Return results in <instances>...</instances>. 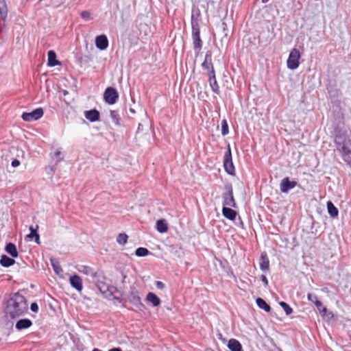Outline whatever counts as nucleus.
Masks as SVG:
<instances>
[{
  "label": "nucleus",
  "mask_w": 351,
  "mask_h": 351,
  "mask_svg": "<svg viewBox=\"0 0 351 351\" xmlns=\"http://www.w3.org/2000/svg\"><path fill=\"white\" fill-rule=\"evenodd\" d=\"M128 239V237L125 233H119L117 237V242L121 245H124L126 244Z\"/></svg>",
  "instance_id": "nucleus-32"
},
{
  "label": "nucleus",
  "mask_w": 351,
  "mask_h": 351,
  "mask_svg": "<svg viewBox=\"0 0 351 351\" xmlns=\"http://www.w3.org/2000/svg\"><path fill=\"white\" fill-rule=\"evenodd\" d=\"M119 98L117 90L112 87H108L104 93V99L106 104L112 105L115 104Z\"/></svg>",
  "instance_id": "nucleus-8"
},
{
  "label": "nucleus",
  "mask_w": 351,
  "mask_h": 351,
  "mask_svg": "<svg viewBox=\"0 0 351 351\" xmlns=\"http://www.w3.org/2000/svg\"><path fill=\"white\" fill-rule=\"evenodd\" d=\"M307 300L314 304L319 300L317 296L312 293L307 294Z\"/></svg>",
  "instance_id": "nucleus-38"
},
{
  "label": "nucleus",
  "mask_w": 351,
  "mask_h": 351,
  "mask_svg": "<svg viewBox=\"0 0 351 351\" xmlns=\"http://www.w3.org/2000/svg\"><path fill=\"white\" fill-rule=\"evenodd\" d=\"M223 167L227 173L229 175H234L235 168L232 162V154L230 145L223 156Z\"/></svg>",
  "instance_id": "nucleus-5"
},
{
  "label": "nucleus",
  "mask_w": 351,
  "mask_h": 351,
  "mask_svg": "<svg viewBox=\"0 0 351 351\" xmlns=\"http://www.w3.org/2000/svg\"><path fill=\"white\" fill-rule=\"evenodd\" d=\"M212 56L213 54L211 51H206L205 54L204 61L202 63V68L204 70L208 71V75H210L212 73V72L213 73H215L213 64L212 62Z\"/></svg>",
  "instance_id": "nucleus-10"
},
{
  "label": "nucleus",
  "mask_w": 351,
  "mask_h": 351,
  "mask_svg": "<svg viewBox=\"0 0 351 351\" xmlns=\"http://www.w3.org/2000/svg\"><path fill=\"white\" fill-rule=\"evenodd\" d=\"M261 280L263 282L265 286L268 285V280L265 275L261 276Z\"/></svg>",
  "instance_id": "nucleus-45"
},
{
  "label": "nucleus",
  "mask_w": 351,
  "mask_h": 351,
  "mask_svg": "<svg viewBox=\"0 0 351 351\" xmlns=\"http://www.w3.org/2000/svg\"><path fill=\"white\" fill-rule=\"evenodd\" d=\"M226 192L223 194V206L225 207H232L235 208L237 204L233 196V190L232 186L226 185Z\"/></svg>",
  "instance_id": "nucleus-6"
},
{
  "label": "nucleus",
  "mask_w": 351,
  "mask_h": 351,
  "mask_svg": "<svg viewBox=\"0 0 351 351\" xmlns=\"http://www.w3.org/2000/svg\"><path fill=\"white\" fill-rule=\"evenodd\" d=\"M69 282L71 286L77 291H81L83 289L82 280L77 275H73L70 277Z\"/></svg>",
  "instance_id": "nucleus-15"
},
{
  "label": "nucleus",
  "mask_w": 351,
  "mask_h": 351,
  "mask_svg": "<svg viewBox=\"0 0 351 351\" xmlns=\"http://www.w3.org/2000/svg\"><path fill=\"white\" fill-rule=\"evenodd\" d=\"M44 114L42 108H38L30 112H23L21 118L23 121L27 122H32L40 119Z\"/></svg>",
  "instance_id": "nucleus-7"
},
{
  "label": "nucleus",
  "mask_w": 351,
  "mask_h": 351,
  "mask_svg": "<svg viewBox=\"0 0 351 351\" xmlns=\"http://www.w3.org/2000/svg\"><path fill=\"white\" fill-rule=\"evenodd\" d=\"M32 325V322L29 319H21L15 325L16 328L18 330H22L29 328Z\"/></svg>",
  "instance_id": "nucleus-19"
},
{
  "label": "nucleus",
  "mask_w": 351,
  "mask_h": 351,
  "mask_svg": "<svg viewBox=\"0 0 351 351\" xmlns=\"http://www.w3.org/2000/svg\"><path fill=\"white\" fill-rule=\"evenodd\" d=\"M38 228V226H36V228H34L32 226H31L29 227V230H30V233L27 235V237L30 239H32L34 237V235H36L38 232H37V230Z\"/></svg>",
  "instance_id": "nucleus-37"
},
{
  "label": "nucleus",
  "mask_w": 351,
  "mask_h": 351,
  "mask_svg": "<svg viewBox=\"0 0 351 351\" xmlns=\"http://www.w3.org/2000/svg\"><path fill=\"white\" fill-rule=\"evenodd\" d=\"M231 208L223 206L222 214L226 219L233 221L235 219L237 213Z\"/></svg>",
  "instance_id": "nucleus-20"
},
{
  "label": "nucleus",
  "mask_w": 351,
  "mask_h": 351,
  "mask_svg": "<svg viewBox=\"0 0 351 351\" xmlns=\"http://www.w3.org/2000/svg\"><path fill=\"white\" fill-rule=\"evenodd\" d=\"M351 131L339 130L337 131L335 144L343 160L351 168Z\"/></svg>",
  "instance_id": "nucleus-2"
},
{
  "label": "nucleus",
  "mask_w": 351,
  "mask_h": 351,
  "mask_svg": "<svg viewBox=\"0 0 351 351\" xmlns=\"http://www.w3.org/2000/svg\"><path fill=\"white\" fill-rule=\"evenodd\" d=\"M109 351H122V350L119 348H114L110 349Z\"/></svg>",
  "instance_id": "nucleus-48"
},
{
  "label": "nucleus",
  "mask_w": 351,
  "mask_h": 351,
  "mask_svg": "<svg viewBox=\"0 0 351 351\" xmlns=\"http://www.w3.org/2000/svg\"><path fill=\"white\" fill-rule=\"evenodd\" d=\"M34 238L35 242L37 244H40V236L38 233L36 235H34Z\"/></svg>",
  "instance_id": "nucleus-46"
},
{
  "label": "nucleus",
  "mask_w": 351,
  "mask_h": 351,
  "mask_svg": "<svg viewBox=\"0 0 351 351\" xmlns=\"http://www.w3.org/2000/svg\"><path fill=\"white\" fill-rule=\"evenodd\" d=\"M156 230L160 233H165L167 232L168 226L165 219H159L156 221Z\"/></svg>",
  "instance_id": "nucleus-27"
},
{
  "label": "nucleus",
  "mask_w": 351,
  "mask_h": 351,
  "mask_svg": "<svg viewBox=\"0 0 351 351\" xmlns=\"http://www.w3.org/2000/svg\"><path fill=\"white\" fill-rule=\"evenodd\" d=\"M208 77H209L208 82H209L210 86L211 88V90L215 93L219 95L220 93V90H219V86L218 85V83H217V81L216 79L215 73H212L210 75H208Z\"/></svg>",
  "instance_id": "nucleus-18"
},
{
  "label": "nucleus",
  "mask_w": 351,
  "mask_h": 351,
  "mask_svg": "<svg viewBox=\"0 0 351 351\" xmlns=\"http://www.w3.org/2000/svg\"><path fill=\"white\" fill-rule=\"evenodd\" d=\"M50 263L53 267L54 272L57 275H61L63 273V269L60 265L59 261L56 258H50Z\"/></svg>",
  "instance_id": "nucleus-26"
},
{
  "label": "nucleus",
  "mask_w": 351,
  "mask_h": 351,
  "mask_svg": "<svg viewBox=\"0 0 351 351\" xmlns=\"http://www.w3.org/2000/svg\"><path fill=\"white\" fill-rule=\"evenodd\" d=\"M95 280H96V287L103 294H105L108 292L112 293L113 291L116 289L114 286H110L105 282L98 280L97 278Z\"/></svg>",
  "instance_id": "nucleus-13"
},
{
  "label": "nucleus",
  "mask_w": 351,
  "mask_h": 351,
  "mask_svg": "<svg viewBox=\"0 0 351 351\" xmlns=\"http://www.w3.org/2000/svg\"><path fill=\"white\" fill-rule=\"evenodd\" d=\"M20 161L17 159H14L12 161V163H11V165L13 167H17L20 165Z\"/></svg>",
  "instance_id": "nucleus-43"
},
{
  "label": "nucleus",
  "mask_w": 351,
  "mask_h": 351,
  "mask_svg": "<svg viewBox=\"0 0 351 351\" xmlns=\"http://www.w3.org/2000/svg\"><path fill=\"white\" fill-rule=\"evenodd\" d=\"M60 155H61V151L60 150H56L55 152V153H54V156L57 158L58 162H60V161H61L62 160V158L60 157Z\"/></svg>",
  "instance_id": "nucleus-42"
},
{
  "label": "nucleus",
  "mask_w": 351,
  "mask_h": 351,
  "mask_svg": "<svg viewBox=\"0 0 351 351\" xmlns=\"http://www.w3.org/2000/svg\"><path fill=\"white\" fill-rule=\"evenodd\" d=\"M30 308L32 311L36 313L38 311V306L36 302H33L31 304Z\"/></svg>",
  "instance_id": "nucleus-41"
},
{
  "label": "nucleus",
  "mask_w": 351,
  "mask_h": 351,
  "mask_svg": "<svg viewBox=\"0 0 351 351\" xmlns=\"http://www.w3.org/2000/svg\"><path fill=\"white\" fill-rule=\"evenodd\" d=\"M146 300L152 304L154 306H158L160 304V299L154 293L149 292L146 296Z\"/></svg>",
  "instance_id": "nucleus-23"
},
{
  "label": "nucleus",
  "mask_w": 351,
  "mask_h": 351,
  "mask_svg": "<svg viewBox=\"0 0 351 351\" xmlns=\"http://www.w3.org/2000/svg\"><path fill=\"white\" fill-rule=\"evenodd\" d=\"M81 16L86 21H89L91 19L90 13L89 11L85 10L81 12Z\"/></svg>",
  "instance_id": "nucleus-39"
},
{
  "label": "nucleus",
  "mask_w": 351,
  "mask_h": 351,
  "mask_svg": "<svg viewBox=\"0 0 351 351\" xmlns=\"http://www.w3.org/2000/svg\"><path fill=\"white\" fill-rule=\"evenodd\" d=\"M319 313L324 319L330 320L334 317L333 313L331 311H328L326 306H324V308Z\"/></svg>",
  "instance_id": "nucleus-31"
},
{
  "label": "nucleus",
  "mask_w": 351,
  "mask_h": 351,
  "mask_svg": "<svg viewBox=\"0 0 351 351\" xmlns=\"http://www.w3.org/2000/svg\"><path fill=\"white\" fill-rule=\"evenodd\" d=\"M199 14H191V27H192V38L194 45V49H201L202 42L200 38V30L199 25Z\"/></svg>",
  "instance_id": "nucleus-3"
},
{
  "label": "nucleus",
  "mask_w": 351,
  "mask_h": 351,
  "mask_svg": "<svg viewBox=\"0 0 351 351\" xmlns=\"http://www.w3.org/2000/svg\"><path fill=\"white\" fill-rule=\"evenodd\" d=\"M228 348L231 351H242V346L241 343L235 339H230L228 341Z\"/></svg>",
  "instance_id": "nucleus-22"
},
{
  "label": "nucleus",
  "mask_w": 351,
  "mask_h": 351,
  "mask_svg": "<svg viewBox=\"0 0 351 351\" xmlns=\"http://www.w3.org/2000/svg\"><path fill=\"white\" fill-rule=\"evenodd\" d=\"M84 116L90 122H95L99 119L100 114L98 110L93 109L85 111Z\"/></svg>",
  "instance_id": "nucleus-17"
},
{
  "label": "nucleus",
  "mask_w": 351,
  "mask_h": 351,
  "mask_svg": "<svg viewBox=\"0 0 351 351\" xmlns=\"http://www.w3.org/2000/svg\"><path fill=\"white\" fill-rule=\"evenodd\" d=\"M156 286L159 289H162L165 287V285L161 281H156Z\"/></svg>",
  "instance_id": "nucleus-44"
},
{
  "label": "nucleus",
  "mask_w": 351,
  "mask_h": 351,
  "mask_svg": "<svg viewBox=\"0 0 351 351\" xmlns=\"http://www.w3.org/2000/svg\"><path fill=\"white\" fill-rule=\"evenodd\" d=\"M260 269L264 271H268L269 269V261L266 252H263L260 258Z\"/></svg>",
  "instance_id": "nucleus-16"
},
{
  "label": "nucleus",
  "mask_w": 351,
  "mask_h": 351,
  "mask_svg": "<svg viewBox=\"0 0 351 351\" xmlns=\"http://www.w3.org/2000/svg\"><path fill=\"white\" fill-rule=\"evenodd\" d=\"M297 185L295 181H291L289 178H285L282 180L280 189L282 193H287L291 189H293Z\"/></svg>",
  "instance_id": "nucleus-11"
},
{
  "label": "nucleus",
  "mask_w": 351,
  "mask_h": 351,
  "mask_svg": "<svg viewBox=\"0 0 351 351\" xmlns=\"http://www.w3.org/2000/svg\"><path fill=\"white\" fill-rule=\"evenodd\" d=\"M256 302L257 306L265 311L269 312L271 311L270 306L263 298H258Z\"/></svg>",
  "instance_id": "nucleus-29"
},
{
  "label": "nucleus",
  "mask_w": 351,
  "mask_h": 351,
  "mask_svg": "<svg viewBox=\"0 0 351 351\" xmlns=\"http://www.w3.org/2000/svg\"><path fill=\"white\" fill-rule=\"evenodd\" d=\"M327 209L328 214L332 218L337 217L339 214L338 209L335 207V206L331 202H327Z\"/></svg>",
  "instance_id": "nucleus-28"
},
{
  "label": "nucleus",
  "mask_w": 351,
  "mask_h": 351,
  "mask_svg": "<svg viewBox=\"0 0 351 351\" xmlns=\"http://www.w3.org/2000/svg\"><path fill=\"white\" fill-rule=\"evenodd\" d=\"M60 62L56 59V53L54 51L50 50L48 51V63L49 66H55L60 65Z\"/></svg>",
  "instance_id": "nucleus-21"
},
{
  "label": "nucleus",
  "mask_w": 351,
  "mask_h": 351,
  "mask_svg": "<svg viewBox=\"0 0 351 351\" xmlns=\"http://www.w3.org/2000/svg\"><path fill=\"white\" fill-rule=\"evenodd\" d=\"M130 111L132 112V113H134V110L133 109H130Z\"/></svg>",
  "instance_id": "nucleus-50"
},
{
  "label": "nucleus",
  "mask_w": 351,
  "mask_h": 351,
  "mask_svg": "<svg viewBox=\"0 0 351 351\" xmlns=\"http://www.w3.org/2000/svg\"><path fill=\"white\" fill-rule=\"evenodd\" d=\"M76 269L80 273L89 276L93 279H96L99 276L98 273L89 266L78 265Z\"/></svg>",
  "instance_id": "nucleus-12"
},
{
  "label": "nucleus",
  "mask_w": 351,
  "mask_h": 351,
  "mask_svg": "<svg viewBox=\"0 0 351 351\" xmlns=\"http://www.w3.org/2000/svg\"><path fill=\"white\" fill-rule=\"evenodd\" d=\"M15 263L14 259L3 254L1 256L0 264L3 267H9Z\"/></svg>",
  "instance_id": "nucleus-25"
},
{
  "label": "nucleus",
  "mask_w": 351,
  "mask_h": 351,
  "mask_svg": "<svg viewBox=\"0 0 351 351\" xmlns=\"http://www.w3.org/2000/svg\"><path fill=\"white\" fill-rule=\"evenodd\" d=\"M315 306H316L317 309L318 310V311H321L324 308V305L322 304V302L319 300H318L315 304Z\"/></svg>",
  "instance_id": "nucleus-40"
},
{
  "label": "nucleus",
  "mask_w": 351,
  "mask_h": 351,
  "mask_svg": "<svg viewBox=\"0 0 351 351\" xmlns=\"http://www.w3.org/2000/svg\"><path fill=\"white\" fill-rule=\"evenodd\" d=\"M229 133L228 124L226 119L221 121V134L226 136Z\"/></svg>",
  "instance_id": "nucleus-34"
},
{
  "label": "nucleus",
  "mask_w": 351,
  "mask_h": 351,
  "mask_svg": "<svg viewBox=\"0 0 351 351\" xmlns=\"http://www.w3.org/2000/svg\"><path fill=\"white\" fill-rule=\"evenodd\" d=\"M280 305L283 308L287 315L292 313L293 309L287 303L285 302H280Z\"/></svg>",
  "instance_id": "nucleus-35"
},
{
  "label": "nucleus",
  "mask_w": 351,
  "mask_h": 351,
  "mask_svg": "<svg viewBox=\"0 0 351 351\" xmlns=\"http://www.w3.org/2000/svg\"><path fill=\"white\" fill-rule=\"evenodd\" d=\"M5 250L8 254H9L13 258H16L19 255L16 247L12 243H8L5 245Z\"/></svg>",
  "instance_id": "nucleus-24"
},
{
  "label": "nucleus",
  "mask_w": 351,
  "mask_h": 351,
  "mask_svg": "<svg viewBox=\"0 0 351 351\" xmlns=\"http://www.w3.org/2000/svg\"><path fill=\"white\" fill-rule=\"evenodd\" d=\"M28 310L27 300L19 293L10 294L5 308V313L12 319L23 315Z\"/></svg>",
  "instance_id": "nucleus-1"
},
{
  "label": "nucleus",
  "mask_w": 351,
  "mask_h": 351,
  "mask_svg": "<svg viewBox=\"0 0 351 351\" xmlns=\"http://www.w3.org/2000/svg\"><path fill=\"white\" fill-rule=\"evenodd\" d=\"M95 45L100 50H105L108 47V40L106 35L101 34L95 38Z\"/></svg>",
  "instance_id": "nucleus-14"
},
{
  "label": "nucleus",
  "mask_w": 351,
  "mask_h": 351,
  "mask_svg": "<svg viewBox=\"0 0 351 351\" xmlns=\"http://www.w3.org/2000/svg\"><path fill=\"white\" fill-rule=\"evenodd\" d=\"M110 117L112 119L113 122L116 125H119V118L118 112L115 110H111L110 112Z\"/></svg>",
  "instance_id": "nucleus-36"
},
{
  "label": "nucleus",
  "mask_w": 351,
  "mask_h": 351,
  "mask_svg": "<svg viewBox=\"0 0 351 351\" xmlns=\"http://www.w3.org/2000/svg\"><path fill=\"white\" fill-rule=\"evenodd\" d=\"M129 302L138 309L142 310L145 308V305L141 302V298L139 292L135 289H132L128 295Z\"/></svg>",
  "instance_id": "nucleus-9"
},
{
  "label": "nucleus",
  "mask_w": 351,
  "mask_h": 351,
  "mask_svg": "<svg viewBox=\"0 0 351 351\" xmlns=\"http://www.w3.org/2000/svg\"><path fill=\"white\" fill-rule=\"evenodd\" d=\"M0 14L3 20H5L8 15V8L5 0H0Z\"/></svg>",
  "instance_id": "nucleus-30"
},
{
  "label": "nucleus",
  "mask_w": 351,
  "mask_h": 351,
  "mask_svg": "<svg viewBox=\"0 0 351 351\" xmlns=\"http://www.w3.org/2000/svg\"><path fill=\"white\" fill-rule=\"evenodd\" d=\"M269 0H262L263 3H267Z\"/></svg>",
  "instance_id": "nucleus-49"
},
{
  "label": "nucleus",
  "mask_w": 351,
  "mask_h": 351,
  "mask_svg": "<svg viewBox=\"0 0 351 351\" xmlns=\"http://www.w3.org/2000/svg\"><path fill=\"white\" fill-rule=\"evenodd\" d=\"M300 58L301 54L300 51L296 48L293 49L290 51L288 59L287 60V68L291 70H295L298 69L300 65Z\"/></svg>",
  "instance_id": "nucleus-4"
},
{
  "label": "nucleus",
  "mask_w": 351,
  "mask_h": 351,
  "mask_svg": "<svg viewBox=\"0 0 351 351\" xmlns=\"http://www.w3.org/2000/svg\"><path fill=\"white\" fill-rule=\"evenodd\" d=\"M149 253V251L145 247H138L135 251V255L138 257H143L147 256Z\"/></svg>",
  "instance_id": "nucleus-33"
},
{
  "label": "nucleus",
  "mask_w": 351,
  "mask_h": 351,
  "mask_svg": "<svg viewBox=\"0 0 351 351\" xmlns=\"http://www.w3.org/2000/svg\"><path fill=\"white\" fill-rule=\"evenodd\" d=\"M143 125L141 123H139L137 128V132H139L142 130Z\"/></svg>",
  "instance_id": "nucleus-47"
}]
</instances>
